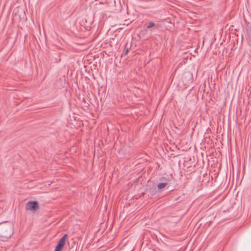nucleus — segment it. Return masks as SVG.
I'll list each match as a JSON object with an SVG mask.
<instances>
[{
	"label": "nucleus",
	"instance_id": "f257e3e1",
	"mask_svg": "<svg viewBox=\"0 0 251 251\" xmlns=\"http://www.w3.org/2000/svg\"><path fill=\"white\" fill-rule=\"evenodd\" d=\"M13 225L8 222L0 223V239L3 241H6L13 234Z\"/></svg>",
	"mask_w": 251,
	"mask_h": 251
},
{
	"label": "nucleus",
	"instance_id": "f03ea898",
	"mask_svg": "<svg viewBox=\"0 0 251 251\" xmlns=\"http://www.w3.org/2000/svg\"><path fill=\"white\" fill-rule=\"evenodd\" d=\"M26 209L35 211L39 208V204L37 201H31L26 204Z\"/></svg>",
	"mask_w": 251,
	"mask_h": 251
},
{
	"label": "nucleus",
	"instance_id": "7ed1b4c3",
	"mask_svg": "<svg viewBox=\"0 0 251 251\" xmlns=\"http://www.w3.org/2000/svg\"><path fill=\"white\" fill-rule=\"evenodd\" d=\"M68 237V235L67 234H64L61 239L58 241L57 246L62 249H63L66 242V239Z\"/></svg>",
	"mask_w": 251,
	"mask_h": 251
},
{
	"label": "nucleus",
	"instance_id": "20e7f679",
	"mask_svg": "<svg viewBox=\"0 0 251 251\" xmlns=\"http://www.w3.org/2000/svg\"><path fill=\"white\" fill-rule=\"evenodd\" d=\"M167 183L166 182H163V183H160L158 184L157 187L159 189H162L164 188L166 185Z\"/></svg>",
	"mask_w": 251,
	"mask_h": 251
},
{
	"label": "nucleus",
	"instance_id": "39448f33",
	"mask_svg": "<svg viewBox=\"0 0 251 251\" xmlns=\"http://www.w3.org/2000/svg\"><path fill=\"white\" fill-rule=\"evenodd\" d=\"M155 26V24L152 22H149L148 25L147 26V28L149 29Z\"/></svg>",
	"mask_w": 251,
	"mask_h": 251
},
{
	"label": "nucleus",
	"instance_id": "423d86ee",
	"mask_svg": "<svg viewBox=\"0 0 251 251\" xmlns=\"http://www.w3.org/2000/svg\"><path fill=\"white\" fill-rule=\"evenodd\" d=\"M62 249L60 248V247H58L57 245L56 246L55 248V249H54V251H62Z\"/></svg>",
	"mask_w": 251,
	"mask_h": 251
},
{
	"label": "nucleus",
	"instance_id": "0eeeda50",
	"mask_svg": "<svg viewBox=\"0 0 251 251\" xmlns=\"http://www.w3.org/2000/svg\"><path fill=\"white\" fill-rule=\"evenodd\" d=\"M129 49L128 48H127L126 50H125V55H126L127 54V53H128L129 52Z\"/></svg>",
	"mask_w": 251,
	"mask_h": 251
},
{
	"label": "nucleus",
	"instance_id": "6e6552de",
	"mask_svg": "<svg viewBox=\"0 0 251 251\" xmlns=\"http://www.w3.org/2000/svg\"><path fill=\"white\" fill-rule=\"evenodd\" d=\"M188 76H189L190 77H191V78L192 77V75H191V74H188Z\"/></svg>",
	"mask_w": 251,
	"mask_h": 251
}]
</instances>
